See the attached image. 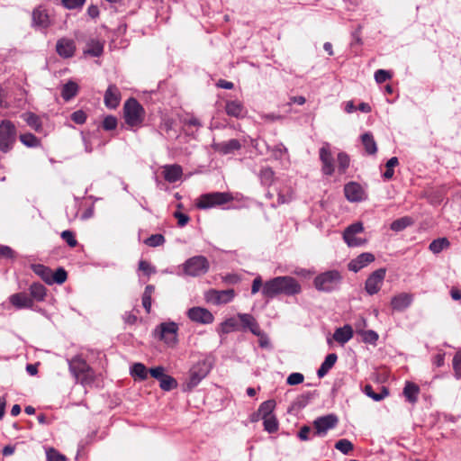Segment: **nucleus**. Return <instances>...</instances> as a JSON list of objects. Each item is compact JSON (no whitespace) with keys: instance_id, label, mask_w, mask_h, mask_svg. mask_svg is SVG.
Wrapping results in <instances>:
<instances>
[{"instance_id":"28","label":"nucleus","mask_w":461,"mask_h":461,"mask_svg":"<svg viewBox=\"0 0 461 461\" xmlns=\"http://www.w3.org/2000/svg\"><path fill=\"white\" fill-rule=\"evenodd\" d=\"M420 390L419 385L412 382H406L403 388V395L410 403H416Z\"/></svg>"},{"instance_id":"60","label":"nucleus","mask_w":461,"mask_h":461,"mask_svg":"<svg viewBox=\"0 0 461 461\" xmlns=\"http://www.w3.org/2000/svg\"><path fill=\"white\" fill-rule=\"evenodd\" d=\"M71 120L77 124H83L86 121V114L82 110H77L71 114Z\"/></svg>"},{"instance_id":"26","label":"nucleus","mask_w":461,"mask_h":461,"mask_svg":"<svg viewBox=\"0 0 461 461\" xmlns=\"http://www.w3.org/2000/svg\"><path fill=\"white\" fill-rule=\"evenodd\" d=\"M225 111L229 116L235 118L244 117L246 113L244 105L238 100L227 101L225 104Z\"/></svg>"},{"instance_id":"52","label":"nucleus","mask_w":461,"mask_h":461,"mask_svg":"<svg viewBox=\"0 0 461 461\" xmlns=\"http://www.w3.org/2000/svg\"><path fill=\"white\" fill-rule=\"evenodd\" d=\"M47 461H68L67 457L57 451L55 448L50 447L46 451Z\"/></svg>"},{"instance_id":"4","label":"nucleus","mask_w":461,"mask_h":461,"mask_svg":"<svg viewBox=\"0 0 461 461\" xmlns=\"http://www.w3.org/2000/svg\"><path fill=\"white\" fill-rule=\"evenodd\" d=\"M232 194L228 192H212L202 194L196 201V207L199 209H210L221 206L232 202Z\"/></svg>"},{"instance_id":"21","label":"nucleus","mask_w":461,"mask_h":461,"mask_svg":"<svg viewBox=\"0 0 461 461\" xmlns=\"http://www.w3.org/2000/svg\"><path fill=\"white\" fill-rule=\"evenodd\" d=\"M373 261H375V256L372 253L365 252L352 259L348 267L350 271L357 273Z\"/></svg>"},{"instance_id":"34","label":"nucleus","mask_w":461,"mask_h":461,"mask_svg":"<svg viewBox=\"0 0 461 461\" xmlns=\"http://www.w3.org/2000/svg\"><path fill=\"white\" fill-rule=\"evenodd\" d=\"M24 122L35 131H41L42 128L41 121L38 115L33 113H24L21 116Z\"/></svg>"},{"instance_id":"15","label":"nucleus","mask_w":461,"mask_h":461,"mask_svg":"<svg viewBox=\"0 0 461 461\" xmlns=\"http://www.w3.org/2000/svg\"><path fill=\"white\" fill-rule=\"evenodd\" d=\"M32 26L41 30H46L51 23L47 10L42 6H38L32 11Z\"/></svg>"},{"instance_id":"44","label":"nucleus","mask_w":461,"mask_h":461,"mask_svg":"<svg viewBox=\"0 0 461 461\" xmlns=\"http://www.w3.org/2000/svg\"><path fill=\"white\" fill-rule=\"evenodd\" d=\"M338 167L340 174H344L350 164L349 156L345 152H339L337 157Z\"/></svg>"},{"instance_id":"57","label":"nucleus","mask_w":461,"mask_h":461,"mask_svg":"<svg viewBox=\"0 0 461 461\" xmlns=\"http://www.w3.org/2000/svg\"><path fill=\"white\" fill-rule=\"evenodd\" d=\"M303 380H304V376L303 374L292 373L291 375H288V377L286 379V383L289 385H297V384H302L303 382Z\"/></svg>"},{"instance_id":"13","label":"nucleus","mask_w":461,"mask_h":461,"mask_svg":"<svg viewBox=\"0 0 461 461\" xmlns=\"http://www.w3.org/2000/svg\"><path fill=\"white\" fill-rule=\"evenodd\" d=\"M319 154L320 160L322 164L321 171L326 176H331L335 171V167L333 165V157L330 151V144L327 142L324 143L320 149Z\"/></svg>"},{"instance_id":"45","label":"nucleus","mask_w":461,"mask_h":461,"mask_svg":"<svg viewBox=\"0 0 461 461\" xmlns=\"http://www.w3.org/2000/svg\"><path fill=\"white\" fill-rule=\"evenodd\" d=\"M264 429L269 433H274L278 429V422L275 416L262 418Z\"/></svg>"},{"instance_id":"40","label":"nucleus","mask_w":461,"mask_h":461,"mask_svg":"<svg viewBox=\"0 0 461 461\" xmlns=\"http://www.w3.org/2000/svg\"><path fill=\"white\" fill-rule=\"evenodd\" d=\"M21 142L28 148H37L41 145V140L32 133H23L19 137Z\"/></svg>"},{"instance_id":"5","label":"nucleus","mask_w":461,"mask_h":461,"mask_svg":"<svg viewBox=\"0 0 461 461\" xmlns=\"http://www.w3.org/2000/svg\"><path fill=\"white\" fill-rule=\"evenodd\" d=\"M342 280L341 274L337 270H330L318 275L313 284L317 290L321 292H331L335 290Z\"/></svg>"},{"instance_id":"27","label":"nucleus","mask_w":461,"mask_h":461,"mask_svg":"<svg viewBox=\"0 0 461 461\" xmlns=\"http://www.w3.org/2000/svg\"><path fill=\"white\" fill-rule=\"evenodd\" d=\"M352 337L353 329L350 325H345L341 328H338L333 334V339L342 345L350 340Z\"/></svg>"},{"instance_id":"36","label":"nucleus","mask_w":461,"mask_h":461,"mask_svg":"<svg viewBox=\"0 0 461 461\" xmlns=\"http://www.w3.org/2000/svg\"><path fill=\"white\" fill-rule=\"evenodd\" d=\"M103 43L99 41L92 40L87 43V49L85 50V53H87L93 57H99L103 53Z\"/></svg>"},{"instance_id":"38","label":"nucleus","mask_w":461,"mask_h":461,"mask_svg":"<svg viewBox=\"0 0 461 461\" xmlns=\"http://www.w3.org/2000/svg\"><path fill=\"white\" fill-rule=\"evenodd\" d=\"M413 223V221L409 216H404L400 219H397L393 221L391 223V230L393 231H401L407 228L408 226H411Z\"/></svg>"},{"instance_id":"62","label":"nucleus","mask_w":461,"mask_h":461,"mask_svg":"<svg viewBox=\"0 0 461 461\" xmlns=\"http://www.w3.org/2000/svg\"><path fill=\"white\" fill-rule=\"evenodd\" d=\"M14 252L10 247L0 245V259L12 258H14Z\"/></svg>"},{"instance_id":"37","label":"nucleus","mask_w":461,"mask_h":461,"mask_svg":"<svg viewBox=\"0 0 461 461\" xmlns=\"http://www.w3.org/2000/svg\"><path fill=\"white\" fill-rule=\"evenodd\" d=\"M364 393L373 400L378 402L384 399L389 394V391L385 387H382L381 393H376L374 392L373 387L370 384H366L364 387Z\"/></svg>"},{"instance_id":"51","label":"nucleus","mask_w":461,"mask_h":461,"mask_svg":"<svg viewBox=\"0 0 461 461\" xmlns=\"http://www.w3.org/2000/svg\"><path fill=\"white\" fill-rule=\"evenodd\" d=\"M62 240L70 247L75 248L77 245V240L76 239L75 233L71 230H64L60 234Z\"/></svg>"},{"instance_id":"53","label":"nucleus","mask_w":461,"mask_h":461,"mask_svg":"<svg viewBox=\"0 0 461 461\" xmlns=\"http://www.w3.org/2000/svg\"><path fill=\"white\" fill-rule=\"evenodd\" d=\"M362 339L366 343L375 344L378 339V334L374 330H362L360 331Z\"/></svg>"},{"instance_id":"56","label":"nucleus","mask_w":461,"mask_h":461,"mask_svg":"<svg viewBox=\"0 0 461 461\" xmlns=\"http://www.w3.org/2000/svg\"><path fill=\"white\" fill-rule=\"evenodd\" d=\"M102 125L105 131L114 130L117 126V119L113 115H108L104 119Z\"/></svg>"},{"instance_id":"18","label":"nucleus","mask_w":461,"mask_h":461,"mask_svg":"<svg viewBox=\"0 0 461 461\" xmlns=\"http://www.w3.org/2000/svg\"><path fill=\"white\" fill-rule=\"evenodd\" d=\"M240 330H249L254 335H260L261 329L256 319L249 313H238Z\"/></svg>"},{"instance_id":"61","label":"nucleus","mask_w":461,"mask_h":461,"mask_svg":"<svg viewBox=\"0 0 461 461\" xmlns=\"http://www.w3.org/2000/svg\"><path fill=\"white\" fill-rule=\"evenodd\" d=\"M63 5L68 9H76L81 7L86 0H61Z\"/></svg>"},{"instance_id":"64","label":"nucleus","mask_w":461,"mask_h":461,"mask_svg":"<svg viewBox=\"0 0 461 461\" xmlns=\"http://www.w3.org/2000/svg\"><path fill=\"white\" fill-rule=\"evenodd\" d=\"M152 377L160 381L166 375L164 374V367L157 366L149 369V371Z\"/></svg>"},{"instance_id":"9","label":"nucleus","mask_w":461,"mask_h":461,"mask_svg":"<svg viewBox=\"0 0 461 461\" xmlns=\"http://www.w3.org/2000/svg\"><path fill=\"white\" fill-rule=\"evenodd\" d=\"M364 231V227L361 222H355L348 227L343 232V240L348 247H359L366 244V240L358 237Z\"/></svg>"},{"instance_id":"12","label":"nucleus","mask_w":461,"mask_h":461,"mask_svg":"<svg viewBox=\"0 0 461 461\" xmlns=\"http://www.w3.org/2000/svg\"><path fill=\"white\" fill-rule=\"evenodd\" d=\"M385 269L379 268L374 271L366 279L365 289L370 295L377 294L382 286L383 281L385 277Z\"/></svg>"},{"instance_id":"42","label":"nucleus","mask_w":461,"mask_h":461,"mask_svg":"<svg viewBox=\"0 0 461 461\" xmlns=\"http://www.w3.org/2000/svg\"><path fill=\"white\" fill-rule=\"evenodd\" d=\"M276 407V402L274 400H268L262 402L258 408V414L261 415V418L273 416L272 412Z\"/></svg>"},{"instance_id":"33","label":"nucleus","mask_w":461,"mask_h":461,"mask_svg":"<svg viewBox=\"0 0 461 461\" xmlns=\"http://www.w3.org/2000/svg\"><path fill=\"white\" fill-rule=\"evenodd\" d=\"M78 93V85L74 81H68L62 86L61 96L65 101L74 98Z\"/></svg>"},{"instance_id":"59","label":"nucleus","mask_w":461,"mask_h":461,"mask_svg":"<svg viewBox=\"0 0 461 461\" xmlns=\"http://www.w3.org/2000/svg\"><path fill=\"white\" fill-rule=\"evenodd\" d=\"M139 270L142 271L146 276H150L151 274L156 273V269L154 267L150 265L146 260H140L139 262Z\"/></svg>"},{"instance_id":"11","label":"nucleus","mask_w":461,"mask_h":461,"mask_svg":"<svg viewBox=\"0 0 461 461\" xmlns=\"http://www.w3.org/2000/svg\"><path fill=\"white\" fill-rule=\"evenodd\" d=\"M235 292L233 289L221 291L211 289L205 294L206 300L216 305L228 303L233 300Z\"/></svg>"},{"instance_id":"54","label":"nucleus","mask_w":461,"mask_h":461,"mask_svg":"<svg viewBox=\"0 0 461 461\" xmlns=\"http://www.w3.org/2000/svg\"><path fill=\"white\" fill-rule=\"evenodd\" d=\"M272 152V156L276 159H281L284 155L287 154V149L285 147L283 143H278L273 149H270Z\"/></svg>"},{"instance_id":"20","label":"nucleus","mask_w":461,"mask_h":461,"mask_svg":"<svg viewBox=\"0 0 461 461\" xmlns=\"http://www.w3.org/2000/svg\"><path fill=\"white\" fill-rule=\"evenodd\" d=\"M56 50L58 54L62 58H71L74 56L76 51V43L71 39H59L56 44Z\"/></svg>"},{"instance_id":"39","label":"nucleus","mask_w":461,"mask_h":461,"mask_svg":"<svg viewBox=\"0 0 461 461\" xmlns=\"http://www.w3.org/2000/svg\"><path fill=\"white\" fill-rule=\"evenodd\" d=\"M259 178L264 185H271L275 179V172L269 167H263L259 173Z\"/></svg>"},{"instance_id":"43","label":"nucleus","mask_w":461,"mask_h":461,"mask_svg":"<svg viewBox=\"0 0 461 461\" xmlns=\"http://www.w3.org/2000/svg\"><path fill=\"white\" fill-rule=\"evenodd\" d=\"M131 375L140 380H145L148 376V369L141 363H135L131 370Z\"/></svg>"},{"instance_id":"31","label":"nucleus","mask_w":461,"mask_h":461,"mask_svg":"<svg viewBox=\"0 0 461 461\" xmlns=\"http://www.w3.org/2000/svg\"><path fill=\"white\" fill-rule=\"evenodd\" d=\"M337 359H338V357L336 354H334V353L329 354L325 357L324 361L322 362V364L321 365L320 368L317 371L318 376L320 378H321L324 375H326L328 374V372L333 367Z\"/></svg>"},{"instance_id":"41","label":"nucleus","mask_w":461,"mask_h":461,"mask_svg":"<svg viewBox=\"0 0 461 461\" xmlns=\"http://www.w3.org/2000/svg\"><path fill=\"white\" fill-rule=\"evenodd\" d=\"M449 245H450V243L447 238H440L438 240H434L429 244V249L434 254H438V253L441 252L444 249L448 248Z\"/></svg>"},{"instance_id":"49","label":"nucleus","mask_w":461,"mask_h":461,"mask_svg":"<svg viewBox=\"0 0 461 461\" xmlns=\"http://www.w3.org/2000/svg\"><path fill=\"white\" fill-rule=\"evenodd\" d=\"M335 447L343 454H348L353 450L354 446L348 439L343 438L336 442Z\"/></svg>"},{"instance_id":"29","label":"nucleus","mask_w":461,"mask_h":461,"mask_svg":"<svg viewBox=\"0 0 461 461\" xmlns=\"http://www.w3.org/2000/svg\"><path fill=\"white\" fill-rule=\"evenodd\" d=\"M30 291V296L32 298V301H38L42 302L44 301L46 294H47V289L46 287L40 284V283H33L30 285L29 288Z\"/></svg>"},{"instance_id":"10","label":"nucleus","mask_w":461,"mask_h":461,"mask_svg":"<svg viewBox=\"0 0 461 461\" xmlns=\"http://www.w3.org/2000/svg\"><path fill=\"white\" fill-rule=\"evenodd\" d=\"M338 417L334 414L317 418L313 421L314 435L325 436L329 429H333L338 424Z\"/></svg>"},{"instance_id":"7","label":"nucleus","mask_w":461,"mask_h":461,"mask_svg":"<svg viewBox=\"0 0 461 461\" xmlns=\"http://www.w3.org/2000/svg\"><path fill=\"white\" fill-rule=\"evenodd\" d=\"M210 264L208 259L203 256H194L187 259L183 265L185 275L190 276H202L209 270Z\"/></svg>"},{"instance_id":"46","label":"nucleus","mask_w":461,"mask_h":461,"mask_svg":"<svg viewBox=\"0 0 461 461\" xmlns=\"http://www.w3.org/2000/svg\"><path fill=\"white\" fill-rule=\"evenodd\" d=\"M399 164L398 158L396 157L391 158L385 165V171L384 173V178L386 180L392 179L394 174V167Z\"/></svg>"},{"instance_id":"23","label":"nucleus","mask_w":461,"mask_h":461,"mask_svg":"<svg viewBox=\"0 0 461 461\" xmlns=\"http://www.w3.org/2000/svg\"><path fill=\"white\" fill-rule=\"evenodd\" d=\"M346 198L350 202H359L363 200L364 190L361 185L355 182L347 184L344 187Z\"/></svg>"},{"instance_id":"22","label":"nucleus","mask_w":461,"mask_h":461,"mask_svg":"<svg viewBox=\"0 0 461 461\" xmlns=\"http://www.w3.org/2000/svg\"><path fill=\"white\" fill-rule=\"evenodd\" d=\"M413 297L411 294L401 293L393 296L391 300V306L394 311L402 312L412 303Z\"/></svg>"},{"instance_id":"24","label":"nucleus","mask_w":461,"mask_h":461,"mask_svg":"<svg viewBox=\"0 0 461 461\" xmlns=\"http://www.w3.org/2000/svg\"><path fill=\"white\" fill-rule=\"evenodd\" d=\"M212 147L215 151L222 155H228L239 150L241 148V144L238 140L231 139L227 141L214 143Z\"/></svg>"},{"instance_id":"48","label":"nucleus","mask_w":461,"mask_h":461,"mask_svg":"<svg viewBox=\"0 0 461 461\" xmlns=\"http://www.w3.org/2000/svg\"><path fill=\"white\" fill-rule=\"evenodd\" d=\"M145 244L149 247H158L165 243V238L162 234H153L145 240Z\"/></svg>"},{"instance_id":"55","label":"nucleus","mask_w":461,"mask_h":461,"mask_svg":"<svg viewBox=\"0 0 461 461\" xmlns=\"http://www.w3.org/2000/svg\"><path fill=\"white\" fill-rule=\"evenodd\" d=\"M453 369L456 378H461V350L457 351L453 358Z\"/></svg>"},{"instance_id":"8","label":"nucleus","mask_w":461,"mask_h":461,"mask_svg":"<svg viewBox=\"0 0 461 461\" xmlns=\"http://www.w3.org/2000/svg\"><path fill=\"white\" fill-rule=\"evenodd\" d=\"M178 326L175 322H163L154 330L155 337L163 340L167 345L173 347L177 341Z\"/></svg>"},{"instance_id":"3","label":"nucleus","mask_w":461,"mask_h":461,"mask_svg":"<svg viewBox=\"0 0 461 461\" xmlns=\"http://www.w3.org/2000/svg\"><path fill=\"white\" fill-rule=\"evenodd\" d=\"M123 114L125 122L131 128L140 127L145 119V110L135 98L125 102Z\"/></svg>"},{"instance_id":"47","label":"nucleus","mask_w":461,"mask_h":461,"mask_svg":"<svg viewBox=\"0 0 461 461\" xmlns=\"http://www.w3.org/2000/svg\"><path fill=\"white\" fill-rule=\"evenodd\" d=\"M159 385L161 389L165 391H170L177 386V383L175 378L166 375L160 381Z\"/></svg>"},{"instance_id":"50","label":"nucleus","mask_w":461,"mask_h":461,"mask_svg":"<svg viewBox=\"0 0 461 461\" xmlns=\"http://www.w3.org/2000/svg\"><path fill=\"white\" fill-rule=\"evenodd\" d=\"M68 275L64 268H58L55 273H51V284H63L67 280Z\"/></svg>"},{"instance_id":"32","label":"nucleus","mask_w":461,"mask_h":461,"mask_svg":"<svg viewBox=\"0 0 461 461\" xmlns=\"http://www.w3.org/2000/svg\"><path fill=\"white\" fill-rule=\"evenodd\" d=\"M235 330H240V320L238 315L224 321L220 327V332L228 334Z\"/></svg>"},{"instance_id":"30","label":"nucleus","mask_w":461,"mask_h":461,"mask_svg":"<svg viewBox=\"0 0 461 461\" xmlns=\"http://www.w3.org/2000/svg\"><path fill=\"white\" fill-rule=\"evenodd\" d=\"M362 144L365 148L366 153L368 155H375L377 152V145L374 136L370 132H366L361 136Z\"/></svg>"},{"instance_id":"19","label":"nucleus","mask_w":461,"mask_h":461,"mask_svg":"<svg viewBox=\"0 0 461 461\" xmlns=\"http://www.w3.org/2000/svg\"><path fill=\"white\" fill-rule=\"evenodd\" d=\"M9 302L16 309H32L34 305L32 298L24 292L12 294Z\"/></svg>"},{"instance_id":"14","label":"nucleus","mask_w":461,"mask_h":461,"mask_svg":"<svg viewBox=\"0 0 461 461\" xmlns=\"http://www.w3.org/2000/svg\"><path fill=\"white\" fill-rule=\"evenodd\" d=\"M209 373V369L206 366L205 363H197L194 365L190 370L189 381L187 383V387L192 389L195 387L202 379H203L207 374Z\"/></svg>"},{"instance_id":"35","label":"nucleus","mask_w":461,"mask_h":461,"mask_svg":"<svg viewBox=\"0 0 461 461\" xmlns=\"http://www.w3.org/2000/svg\"><path fill=\"white\" fill-rule=\"evenodd\" d=\"M32 270L33 272L38 275L44 282H46L47 284H50L51 285V269L43 266V265H41V264H38V265H33L32 266Z\"/></svg>"},{"instance_id":"16","label":"nucleus","mask_w":461,"mask_h":461,"mask_svg":"<svg viewBox=\"0 0 461 461\" xmlns=\"http://www.w3.org/2000/svg\"><path fill=\"white\" fill-rule=\"evenodd\" d=\"M187 315L193 321L203 324H209L213 321V315L212 312L202 307H193L189 309Z\"/></svg>"},{"instance_id":"58","label":"nucleus","mask_w":461,"mask_h":461,"mask_svg":"<svg viewBox=\"0 0 461 461\" xmlns=\"http://www.w3.org/2000/svg\"><path fill=\"white\" fill-rule=\"evenodd\" d=\"M392 77L391 73L387 70L378 69L375 73V79L378 84H382Z\"/></svg>"},{"instance_id":"17","label":"nucleus","mask_w":461,"mask_h":461,"mask_svg":"<svg viewBox=\"0 0 461 461\" xmlns=\"http://www.w3.org/2000/svg\"><path fill=\"white\" fill-rule=\"evenodd\" d=\"M121 92L116 85L111 84L106 89L104 96V102L107 108L115 109L121 102Z\"/></svg>"},{"instance_id":"1","label":"nucleus","mask_w":461,"mask_h":461,"mask_svg":"<svg viewBox=\"0 0 461 461\" xmlns=\"http://www.w3.org/2000/svg\"><path fill=\"white\" fill-rule=\"evenodd\" d=\"M302 291L301 285L292 276H277L267 281L263 285L262 294L267 298H274L279 294L295 295Z\"/></svg>"},{"instance_id":"63","label":"nucleus","mask_w":461,"mask_h":461,"mask_svg":"<svg viewBox=\"0 0 461 461\" xmlns=\"http://www.w3.org/2000/svg\"><path fill=\"white\" fill-rule=\"evenodd\" d=\"M174 216L176 219H177V223L180 227H184L185 225H186L190 220L188 215L182 213L180 212H175Z\"/></svg>"},{"instance_id":"25","label":"nucleus","mask_w":461,"mask_h":461,"mask_svg":"<svg viewBox=\"0 0 461 461\" xmlns=\"http://www.w3.org/2000/svg\"><path fill=\"white\" fill-rule=\"evenodd\" d=\"M182 175L183 170L179 165L174 164L163 167V176L165 180L169 183L176 182L181 178Z\"/></svg>"},{"instance_id":"2","label":"nucleus","mask_w":461,"mask_h":461,"mask_svg":"<svg viewBox=\"0 0 461 461\" xmlns=\"http://www.w3.org/2000/svg\"><path fill=\"white\" fill-rule=\"evenodd\" d=\"M69 371L82 384H88L94 381L95 373L89 365L79 356L68 361Z\"/></svg>"},{"instance_id":"6","label":"nucleus","mask_w":461,"mask_h":461,"mask_svg":"<svg viewBox=\"0 0 461 461\" xmlns=\"http://www.w3.org/2000/svg\"><path fill=\"white\" fill-rule=\"evenodd\" d=\"M16 127L9 120H3L0 122V151L9 152L16 141Z\"/></svg>"}]
</instances>
